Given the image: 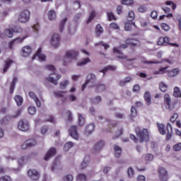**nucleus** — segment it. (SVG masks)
I'll list each match as a JSON object with an SVG mask.
<instances>
[{
  "mask_svg": "<svg viewBox=\"0 0 181 181\" xmlns=\"http://www.w3.org/2000/svg\"><path fill=\"white\" fill-rule=\"evenodd\" d=\"M28 114L30 115H35L36 114V107L35 106H30L28 107Z\"/></svg>",
  "mask_w": 181,
  "mask_h": 181,
  "instance_id": "50",
  "label": "nucleus"
},
{
  "mask_svg": "<svg viewBox=\"0 0 181 181\" xmlns=\"http://www.w3.org/2000/svg\"><path fill=\"white\" fill-rule=\"evenodd\" d=\"M92 104H100L103 101V98L100 95L95 96L90 99Z\"/></svg>",
  "mask_w": 181,
  "mask_h": 181,
  "instance_id": "32",
  "label": "nucleus"
},
{
  "mask_svg": "<svg viewBox=\"0 0 181 181\" xmlns=\"http://www.w3.org/2000/svg\"><path fill=\"white\" fill-rule=\"evenodd\" d=\"M124 30L127 32H129V30H132V23H126L124 25Z\"/></svg>",
  "mask_w": 181,
  "mask_h": 181,
  "instance_id": "56",
  "label": "nucleus"
},
{
  "mask_svg": "<svg viewBox=\"0 0 181 181\" xmlns=\"http://www.w3.org/2000/svg\"><path fill=\"white\" fill-rule=\"evenodd\" d=\"M88 163H90L88 157H85L83 162L81 163V169H86V168L88 166Z\"/></svg>",
  "mask_w": 181,
  "mask_h": 181,
  "instance_id": "38",
  "label": "nucleus"
},
{
  "mask_svg": "<svg viewBox=\"0 0 181 181\" xmlns=\"http://www.w3.org/2000/svg\"><path fill=\"white\" fill-rule=\"evenodd\" d=\"M113 52L114 53H117L119 54L117 56V59H120L121 60H124V59H127V55H124L121 50H119V48L115 47H113Z\"/></svg>",
  "mask_w": 181,
  "mask_h": 181,
  "instance_id": "19",
  "label": "nucleus"
},
{
  "mask_svg": "<svg viewBox=\"0 0 181 181\" xmlns=\"http://www.w3.org/2000/svg\"><path fill=\"white\" fill-rule=\"evenodd\" d=\"M78 56V51L75 49H69L65 52L63 58L64 66H69L72 60H76Z\"/></svg>",
  "mask_w": 181,
  "mask_h": 181,
  "instance_id": "1",
  "label": "nucleus"
},
{
  "mask_svg": "<svg viewBox=\"0 0 181 181\" xmlns=\"http://www.w3.org/2000/svg\"><path fill=\"white\" fill-rule=\"evenodd\" d=\"M110 170H111V167L106 166V167L103 168V172L104 175H107V173H108V172H110Z\"/></svg>",
  "mask_w": 181,
  "mask_h": 181,
  "instance_id": "64",
  "label": "nucleus"
},
{
  "mask_svg": "<svg viewBox=\"0 0 181 181\" xmlns=\"http://www.w3.org/2000/svg\"><path fill=\"white\" fill-rule=\"evenodd\" d=\"M95 16V11L90 12L89 18L87 21V23H90V22H91V21H93L94 19Z\"/></svg>",
  "mask_w": 181,
  "mask_h": 181,
  "instance_id": "58",
  "label": "nucleus"
},
{
  "mask_svg": "<svg viewBox=\"0 0 181 181\" xmlns=\"http://www.w3.org/2000/svg\"><path fill=\"white\" fill-rule=\"evenodd\" d=\"M134 19H135V13L131 11L128 13L127 21L128 22H133Z\"/></svg>",
  "mask_w": 181,
  "mask_h": 181,
  "instance_id": "45",
  "label": "nucleus"
},
{
  "mask_svg": "<svg viewBox=\"0 0 181 181\" xmlns=\"http://www.w3.org/2000/svg\"><path fill=\"white\" fill-rule=\"evenodd\" d=\"M66 22H67V18L62 19L60 22L59 25V32H63V30L64 29V25H66Z\"/></svg>",
  "mask_w": 181,
  "mask_h": 181,
  "instance_id": "44",
  "label": "nucleus"
},
{
  "mask_svg": "<svg viewBox=\"0 0 181 181\" xmlns=\"http://www.w3.org/2000/svg\"><path fill=\"white\" fill-rule=\"evenodd\" d=\"M88 63H91V59H90L88 57H86L82 59L79 62H78L76 66H78V67H83V66H86V64H88Z\"/></svg>",
  "mask_w": 181,
  "mask_h": 181,
  "instance_id": "23",
  "label": "nucleus"
},
{
  "mask_svg": "<svg viewBox=\"0 0 181 181\" xmlns=\"http://www.w3.org/2000/svg\"><path fill=\"white\" fill-rule=\"evenodd\" d=\"M18 19L21 23H26V22H29V19H30V11L28 10L21 11L18 15Z\"/></svg>",
  "mask_w": 181,
  "mask_h": 181,
  "instance_id": "5",
  "label": "nucleus"
},
{
  "mask_svg": "<svg viewBox=\"0 0 181 181\" xmlns=\"http://www.w3.org/2000/svg\"><path fill=\"white\" fill-rule=\"evenodd\" d=\"M173 149H174V151H175V152H177V151H180V149H181V143H178V144H175L173 146Z\"/></svg>",
  "mask_w": 181,
  "mask_h": 181,
  "instance_id": "62",
  "label": "nucleus"
},
{
  "mask_svg": "<svg viewBox=\"0 0 181 181\" xmlns=\"http://www.w3.org/2000/svg\"><path fill=\"white\" fill-rule=\"evenodd\" d=\"M69 81H62L60 85H59V87L60 88H62V90H64V88H66V87H67V86H69Z\"/></svg>",
  "mask_w": 181,
  "mask_h": 181,
  "instance_id": "52",
  "label": "nucleus"
},
{
  "mask_svg": "<svg viewBox=\"0 0 181 181\" xmlns=\"http://www.w3.org/2000/svg\"><path fill=\"white\" fill-rule=\"evenodd\" d=\"M36 140L34 139L26 140L21 145L22 149H28V148H32V146H35L36 145Z\"/></svg>",
  "mask_w": 181,
  "mask_h": 181,
  "instance_id": "8",
  "label": "nucleus"
},
{
  "mask_svg": "<svg viewBox=\"0 0 181 181\" xmlns=\"http://www.w3.org/2000/svg\"><path fill=\"white\" fill-rule=\"evenodd\" d=\"M135 132L136 136L139 138L140 142H146L149 141V133L148 129H141L139 127H136Z\"/></svg>",
  "mask_w": 181,
  "mask_h": 181,
  "instance_id": "4",
  "label": "nucleus"
},
{
  "mask_svg": "<svg viewBox=\"0 0 181 181\" xmlns=\"http://www.w3.org/2000/svg\"><path fill=\"white\" fill-rule=\"evenodd\" d=\"M126 45H128L129 46H138V43H139V41L138 40H134V39H127L125 41Z\"/></svg>",
  "mask_w": 181,
  "mask_h": 181,
  "instance_id": "27",
  "label": "nucleus"
},
{
  "mask_svg": "<svg viewBox=\"0 0 181 181\" xmlns=\"http://www.w3.org/2000/svg\"><path fill=\"white\" fill-rule=\"evenodd\" d=\"M14 100L18 105V107H21L22 104H23V98L20 95H16L14 97Z\"/></svg>",
  "mask_w": 181,
  "mask_h": 181,
  "instance_id": "36",
  "label": "nucleus"
},
{
  "mask_svg": "<svg viewBox=\"0 0 181 181\" xmlns=\"http://www.w3.org/2000/svg\"><path fill=\"white\" fill-rule=\"evenodd\" d=\"M134 175H135V171L134 170V168H132V167H129L127 169V176H128V177H134Z\"/></svg>",
  "mask_w": 181,
  "mask_h": 181,
  "instance_id": "47",
  "label": "nucleus"
},
{
  "mask_svg": "<svg viewBox=\"0 0 181 181\" xmlns=\"http://www.w3.org/2000/svg\"><path fill=\"white\" fill-rule=\"evenodd\" d=\"M137 113H136V109H135V107H134V106L132 107L131 108V118H135V117H136Z\"/></svg>",
  "mask_w": 181,
  "mask_h": 181,
  "instance_id": "55",
  "label": "nucleus"
},
{
  "mask_svg": "<svg viewBox=\"0 0 181 181\" xmlns=\"http://www.w3.org/2000/svg\"><path fill=\"white\" fill-rule=\"evenodd\" d=\"M157 127L158 128V131L161 135H165L166 134V129H165V124H157Z\"/></svg>",
  "mask_w": 181,
  "mask_h": 181,
  "instance_id": "37",
  "label": "nucleus"
},
{
  "mask_svg": "<svg viewBox=\"0 0 181 181\" xmlns=\"http://www.w3.org/2000/svg\"><path fill=\"white\" fill-rule=\"evenodd\" d=\"M51 45L53 47H58L59 45H60V36L58 34L52 35Z\"/></svg>",
  "mask_w": 181,
  "mask_h": 181,
  "instance_id": "9",
  "label": "nucleus"
},
{
  "mask_svg": "<svg viewBox=\"0 0 181 181\" xmlns=\"http://www.w3.org/2000/svg\"><path fill=\"white\" fill-rule=\"evenodd\" d=\"M161 28L163 29V30H165V32H168L170 29V27H169V25L165 23L161 24Z\"/></svg>",
  "mask_w": 181,
  "mask_h": 181,
  "instance_id": "59",
  "label": "nucleus"
},
{
  "mask_svg": "<svg viewBox=\"0 0 181 181\" xmlns=\"http://www.w3.org/2000/svg\"><path fill=\"white\" fill-rule=\"evenodd\" d=\"M18 81V77L15 76L13 78V81L11 82V85L10 86V94L13 93V90H15V86H16V83Z\"/></svg>",
  "mask_w": 181,
  "mask_h": 181,
  "instance_id": "31",
  "label": "nucleus"
},
{
  "mask_svg": "<svg viewBox=\"0 0 181 181\" xmlns=\"http://www.w3.org/2000/svg\"><path fill=\"white\" fill-rule=\"evenodd\" d=\"M36 57H38L40 62H45L46 61V55L42 54V49H38L37 53L34 57H33L32 60H35Z\"/></svg>",
  "mask_w": 181,
  "mask_h": 181,
  "instance_id": "15",
  "label": "nucleus"
},
{
  "mask_svg": "<svg viewBox=\"0 0 181 181\" xmlns=\"http://www.w3.org/2000/svg\"><path fill=\"white\" fill-rule=\"evenodd\" d=\"M73 175H66L64 177V181H73Z\"/></svg>",
  "mask_w": 181,
  "mask_h": 181,
  "instance_id": "63",
  "label": "nucleus"
},
{
  "mask_svg": "<svg viewBox=\"0 0 181 181\" xmlns=\"http://www.w3.org/2000/svg\"><path fill=\"white\" fill-rule=\"evenodd\" d=\"M94 128H95L94 124H90L86 125L85 128L86 135H90V134H93V132H94Z\"/></svg>",
  "mask_w": 181,
  "mask_h": 181,
  "instance_id": "21",
  "label": "nucleus"
},
{
  "mask_svg": "<svg viewBox=\"0 0 181 181\" xmlns=\"http://www.w3.org/2000/svg\"><path fill=\"white\" fill-rule=\"evenodd\" d=\"M29 122L25 119H21L18 123V129L23 132H26L29 129Z\"/></svg>",
  "mask_w": 181,
  "mask_h": 181,
  "instance_id": "6",
  "label": "nucleus"
},
{
  "mask_svg": "<svg viewBox=\"0 0 181 181\" xmlns=\"http://www.w3.org/2000/svg\"><path fill=\"white\" fill-rule=\"evenodd\" d=\"M158 173L161 181H168V171H166V169L160 167L158 169Z\"/></svg>",
  "mask_w": 181,
  "mask_h": 181,
  "instance_id": "10",
  "label": "nucleus"
},
{
  "mask_svg": "<svg viewBox=\"0 0 181 181\" xmlns=\"http://www.w3.org/2000/svg\"><path fill=\"white\" fill-rule=\"evenodd\" d=\"M55 155H56V148H51L49 149V151L45 154L44 159L45 160H49V159H50V158H52V156H54Z\"/></svg>",
  "mask_w": 181,
  "mask_h": 181,
  "instance_id": "16",
  "label": "nucleus"
},
{
  "mask_svg": "<svg viewBox=\"0 0 181 181\" xmlns=\"http://www.w3.org/2000/svg\"><path fill=\"white\" fill-rule=\"evenodd\" d=\"M163 99L165 108L167 110H170L172 105V98H170V95L165 93L163 96Z\"/></svg>",
  "mask_w": 181,
  "mask_h": 181,
  "instance_id": "11",
  "label": "nucleus"
},
{
  "mask_svg": "<svg viewBox=\"0 0 181 181\" xmlns=\"http://www.w3.org/2000/svg\"><path fill=\"white\" fill-rule=\"evenodd\" d=\"M115 155L116 158H119L122 153V148L117 145H114L113 146Z\"/></svg>",
  "mask_w": 181,
  "mask_h": 181,
  "instance_id": "24",
  "label": "nucleus"
},
{
  "mask_svg": "<svg viewBox=\"0 0 181 181\" xmlns=\"http://www.w3.org/2000/svg\"><path fill=\"white\" fill-rule=\"evenodd\" d=\"M145 160L146 162H147V163L149 162H152V160H153V156L151 153L146 154Z\"/></svg>",
  "mask_w": 181,
  "mask_h": 181,
  "instance_id": "49",
  "label": "nucleus"
},
{
  "mask_svg": "<svg viewBox=\"0 0 181 181\" xmlns=\"http://www.w3.org/2000/svg\"><path fill=\"white\" fill-rule=\"evenodd\" d=\"M110 70V71H115L117 70V66H114L112 65H109L107 67L104 68L103 69H101L100 71V73H105V71H108Z\"/></svg>",
  "mask_w": 181,
  "mask_h": 181,
  "instance_id": "33",
  "label": "nucleus"
},
{
  "mask_svg": "<svg viewBox=\"0 0 181 181\" xmlns=\"http://www.w3.org/2000/svg\"><path fill=\"white\" fill-rule=\"evenodd\" d=\"M64 94H66V91H55L54 92V95L57 97V98H64Z\"/></svg>",
  "mask_w": 181,
  "mask_h": 181,
  "instance_id": "41",
  "label": "nucleus"
},
{
  "mask_svg": "<svg viewBox=\"0 0 181 181\" xmlns=\"http://www.w3.org/2000/svg\"><path fill=\"white\" fill-rule=\"evenodd\" d=\"M27 173L28 177L32 180H37L40 177V173L35 169H29Z\"/></svg>",
  "mask_w": 181,
  "mask_h": 181,
  "instance_id": "7",
  "label": "nucleus"
},
{
  "mask_svg": "<svg viewBox=\"0 0 181 181\" xmlns=\"http://www.w3.org/2000/svg\"><path fill=\"white\" fill-rule=\"evenodd\" d=\"M122 5H134V0H122Z\"/></svg>",
  "mask_w": 181,
  "mask_h": 181,
  "instance_id": "51",
  "label": "nucleus"
},
{
  "mask_svg": "<svg viewBox=\"0 0 181 181\" xmlns=\"http://www.w3.org/2000/svg\"><path fill=\"white\" fill-rule=\"evenodd\" d=\"M108 21H117V18H115V16H114V13L112 12L107 13Z\"/></svg>",
  "mask_w": 181,
  "mask_h": 181,
  "instance_id": "53",
  "label": "nucleus"
},
{
  "mask_svg": "<svg viewBox=\"0 0 181 181\" xmlns=\"http://www.w3.org/2000/svg\"><path fill=\"white\" fill-rule=\"evenodd\" d=\"M13 32H17L13 28H10V29H6L4 33L7 37H12L13 36Z\"/></svg>",
  "mask_w": 181,
  "mask_h": 181,
  "instance_id": "29",
  "label": "nucleus"
},
{
  "mask_svg": "<svg viewBox=\"0 0 181 181\" xmlns=\"http://www.w3.org/2000/svg\"><path fill=\"white\" fill-rule=\"evenodd\" d=\"M107 90V86L104 83H99L98 84L95 83V93H103Z\"/></svg>",
  "mask_w": 181,
  "mask_h": 181,
  "instance_id": "17",
  "label": "nucleus"
},
{
  "mask_svg": "<svg viewBox=\"0 0 181 181\" xmlns=\"http://www.w3.org/2000/svg\"><path fill=\"white\" fill-rule=\"evenodd\" d=\"M159 89L163 92V93H166L168 91V85L165 83V82L161 81L159 83Z\"/></svg>",
  "mask_w": 181,
  "mask_h": 181,
  "instance_id": "39",
  "label": "nucleus"
},
{
  "mask_svg": "<svg viewBox=\"0 0 181 181\" xmlns=\"http://www.w3.org/2000/svg\"><path fill=\"white\" fill-rule=\"evenodd\" d=\"M132 80V77L127 76L124 79H122L119 81V85L120 86V87H124L127 86L128 83H131Z\"/></svg>",
  "mask_w": 181,
  "mask_h": 181,
  "instance_id": "22",
  "label": "nucleus"
},
{
  "mask_svg": "<svg viewBox=\"0 0 181 181\" xmlns=\"http://www.w3.org/2000/svg\"><path fill=\"white\" fill-rule=\"evenodd\" d=\"M164 40V46H166V45H170V46H175L176 47H179V45L176 43H170L169 42V37H163Z\"/></svg>",
  "mask_w": 181,
  "mask_h": 181,
  "instance_id": "43",
  "label": "nucleus"
},
{
  "mask_svg": "<svg viewBox=\"0 0 181 181\" xmlns=\"http://www.w3.org/2000/svg\"><path fill=\"white\" fill-rule=\"evenodd\" d=\"M180 73V69L179 68H175L170 71H167L168 77H170L171 78L173 77H176V76L179 75Z\"/></svg>",
  "mask_w": 181,
  "mask_h": 181,
  "instance_id": "18",
  "label": "nucleus"
},
{
  "mask_svg": "<svg viewBox=\"0 0 181 181\" xmlns=\"http://www.w3.org/2000/svg\"><path fill=\"white\" fill-rule=\"evenodd\" d=\"M103 146H104V141H99L96 142L93 148L94 153H97V152H100V151L103 149Z\"/></svg>",
  "mask_w": 181,
  "mask_h": 181,
  "instance_id": "20",
  "label": "nucleus"
},
{
  "mask_svg": "<svg viewBox=\"0 0 181 181\" xmlns=\"http://www.w3.org/2000/svg\"><path fill=\"white\" fill-rule=\"evenodd\" d=\"M12 179L8 175H4L0 177V181H11Z\"/></svg>",
  "mask_w": 181,
  "mask_h": 181,
  "instance_id": "61",
  "label": "nucleus"
},
{
  "mask_svg": "<svg viewBox=\"0 0 181 181\" xmlns=\"http://www.w3.org/2000/svg\"><path fill=\"white\" fill-rule=\"evenodd\" d=\"M173 95L176 98H178V97H181L180 88H179V87L175 86L174 88Z\"/></svg>",
  "mask_w": 181,
  "mask_h": 181,
  "instance_id": "40",
  "label": "nucleus"
},
{
  "mask_svg": "<svg viewBox=\"0 0 181 181\" xmlns=\"http://www.w3.org/2000/svg\"><path fill=\"white\" fill-rule=\"evenodd\" d=\"M46 69L49 71H52V73L50 74L49 76L46 78L47 81H49L52 84H54V86H57V81L60 80V75H57L54 73L56 68L53 65H47Z\"/></svg>",
  "mask_w": 181,
  "mask_h": 181,
  "instance_id": "2",
  "label": "nucleus"
},
{
  "mask_svg": "<svg viewBox=\"0 0 181 181\" xmlns=\"http://www.w3.org/2000/svg\"><path fill=\"white\" fill-rule=\"evenodd\" d=\"M28 95L30 98H32V100H33V101H35L37 107H42V103L40 102V100H39V98H37V96L34 92L30 91L28 93Z\"/></svg>",
  "mask_w": 181,
  "mask_h": 181,
  "instance_id": "12",
  "label": "nucleus"
},
{
  "mask_svg": "<svg viewBox=\"0 0 181 181\" xmlns=\"http://www.w3.org/2000/svg\"><path fill=\"white\" fill-rule=\"evenodd\" d=\"M97 80V76L93 73H90L86 76V79L85 83L83 84L81 88V91L86 90V87L89 85V88H94L95 87V81Z\"/></svg>",
  "mask_w": 181,
  "mask_h": 181,
  "instance_id": "3",
  "label": "nucleus"
},
{
  "mask_svg": "<svg viewBox=\"0 0 181 181\" xmlns=\"http://www.w3.org/2000/svg\"><path fill=\"white\" fill-rule=\"evenodd\" d=\"M167 141H169L172 138V135H173V129H172V124L170 123H168L167 124Z\"/></svg>",
  "mask_w": 181,
  "mask_h": 181,
  "instance_id": "25",
  "label": "nucleus"
},
{
  "mask_svg": "<svg viewBox=\"0 0 181 181\" xmlns=\"http://www.w3.org/2000/svg\"><path fill=\"white\" fill-rule=\"evenodd\" d=\"M78 180L80 181H86L87 180V176H86L85 174H79L77 177Z\"/></svg>",
  "mask_w": 181,
  "mask_h": 181,
  "instance_id": "57",
  "label": "nucleus"
},
{
  "mask_svg": "<svg viewBox=\"0 0 181 181\" xmlns=\"http://www.w3.org/2000/svg\"><path fill=\"white\" fill-rule=\"evenodd\" d=\"M66 114L67 115V121H69V122L73 121V113H71V111H66Z\"/></svg>",
  "mask_w": 181,
  "mask_h": 181,
  "instance_id": "54",
  "label": "nucleus"
},
{
  "mask_svg": "<svg viewBox=\"0 0 181 181\" xmlns=\"http://www.w3.org/2000/svg\"><path fill=\"white\" fill-rule=\"evenodd\" d=\"M23 57H28L32 53V47L29 45L25 46L21 49Z\"/></svg>",
  "mask_w": 181,
  "mask_h": 181,
  "instance_id": "13",
  "label": "nucleus"
},
{
  "mask_svg": "<svg viewBox=\"0 0 181 181\" xmlns=\"http://www.w3.org/2000/svg\"><path fill=\"white\" fill-rule=\"evenodd\" d=\"M74 146V143L69 141L64 144V151H69V149H71Z\"/></svg>",
  "mask_w": 181,
  "mask_h": 181,
  "instance_id": "46",
  "label": "nucleus"
},
{
  "mask_svg": "<svg viewBox=\"0 0 181 181\" xmlns=\"http://www.w3.org/2000/svg\"><path fill=\"white\" fill-rule=\"evenodd\" d=\"M138 11L139 12L144 13V12H146V11H148V8L145 6H139L138 8Z\"/></svg>",
  "mask_w": 181,
  "mask_h": 181,
  "instance_id": "60",
  "label": "nucleus"
},
{
  "mask_svg": "<svg viewBox=\"0 0 181 181\" xmlns=\"http://www.w3.org/2000/svg\"><path fill=\"white\" fill-rule=\"evenodd\" d=\"M69 134L74 139H78V132H77V126H71L69 129Z\"/></svg>",
  "mask_w": 181,
  "mask_h": 181,
  "instance_id": "14",
  "label": "nucleus"
},
{
  "mask_svg": "<svg viewBox=\"0 0 181 181\" xmlns=\"http://www.w3.org/2000/svg\"><path fill=\"white\" fill-rule=\"evenodd\" d=\"M144 100L146 101V105H151V93L147 91L144 93Z\"/></svg>",
  "mask_w": 181,
  "mask_h": 181,
  "instance_id": "35",
  "label": "nucleus"
},
{
  "mask_svg": "<svg viewBox=\"0 0 181 181\" xmlns=\"http://www.w3.org/2000/svg\"><path fill=\"white\" fill-rule=\"evenodd\" d=\"M78 125L80 127H83V125H84V124H86V119H84V115L79 113V114H78Z\"/></svg>",
  "mask_w": 181,
  "mask_h": 181,
  "instance_id": "34",
  "label": "nucleus"
},
{
  "mask_svg": "<svg viewBox=\"0 0 181 181\" xmlns=\"http://www.w3.org/2000/svg\"><path fill=\"white\" fill-rule=\"evenodd\" d=\"M51 170L52 172H54V170H62V163H60L59 161L56 160L52 168H51Z\"/></svg>",
  "mask_w": 181,
  "mask_h": 181,
  "instance_id": "26",
  "label": "nucleus"
},
{
  "mask_svg": "<svg viewBox=\"0 0 181 181\" xmlns=\"http://www.w3.org/2000/svg\"><path fill=\"white\" fill-rule=\"evenodd\" d=\"M47 16H48L49 21H56V11L53 9L50 10L47 13Z\"/></svg>",
  "mask_w": 181,
  "mask_h": 181,
  "instance_id": "28",
  "label": "nucleus"
},
{
  "mask_svg": "<svg viewBox=\"0 0 181 181\" xmlns=\"http://www.w3.org/2000/svg\"><path fill=\"white\" fill-rule=\"evenodd\" d=\"M95 30H96V36L98 37V36H100V35H102V33H103V32H104V29L103 28V27L100 24H98L96 26Z\"/></svg>",
  "mask_w": 181,
  "mask_h": 181,
  "instance_id": "42",
  "label": "nucleus"
},
{
  "mask_svg": "<svg viewBox=\"0 0 181 181\" xmlns=\"http://www.w3.org/2000/svg\"><path fill=\"white\" fill-rule=\"evenodd\" d=\"M12 63H13V62L11 59H8V60L5 62V65H4V67L3 69V73L4 74H5V73H6V71H8V70L11 67V64H12Z\"/></svg>",
  "mask_w": 181,
  "mask_h": 181,
  "instance_id": "30",
  "label": "nucleus"
},
{
  "mask_svg": "<svg viewBox=\"0 0 181 181\" xmlns=\"http://www.w3.org/2000/svg\"><path fill=\"white\" fill-rule=\"evenodd\" d=\"M124 129H122V128L119 129V130H117L115 136L112 137V139H117V138H119V136L122 135Z\"/></svg>",
  "mask_w": 181,
  "mask_h": 181,
  "instance_id": "48",
  "label": "nucleus"
}]
</instances>
